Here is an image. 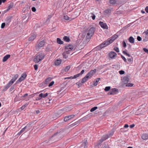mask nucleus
<instances>
[{
    "mask_svg": "<svg viewBox=\"0 0 148 148\" xmlns=\"http://www.w3.org/2000/svg\"><path fill=\"white\" fill-rule=\"evenodd\" d=\"M45 56L44 53L40 51L35 55L33 59V61L36 63H38L43 60Z\"/></svg>",
    "mask_w": 148,
    "mask_h": 148,
    "instance_id": "f257e3e1",
    "label": "nucleus"
},
{
    "mask_svg": "<svg viewBox=\"0 0 148 148\" xmlns=\"http://www.w3.org/2000/svg\"><path fill=\"white\" fill-rule=\"evenodd\" d=\"M31 124L29 123L27 124L25 126L24 128H22L21 130L17 134V135H20L22 133L24 132H27L29 130L31 127Z\"/></svg>",
    "mask_w": 148,
    "mask_h": 148,
    "instance_id": "f03ea898",
    "label": "nucleus"
},
{
    "mask_svg": "<svg viewBox=\"0 0 148 148\" xmlns=\"http://www.w3.org/2000/svg\"><path fill=\"white\" fill-rule=\"evenodd\" d=\"M110 43L109 42L108 39L104 41L102 43L97 47V48L99 49H100L104 47H105L109 45Z\"/></svg>",
    "mask_w": 148,
    "mask_h": 148,
    "instance_id": "7ed1b4c3",
    "label": "nucleus"
},
{
    "mask_svg": "<svg viewBox=\"0 0 148 148\" xmlns=\"http://www.w3.org/2000/svg\"><path fill=\"white\" fill-rule=\"evenodd\" d=\"M95 31V27H91L88 31V32L86 35V38L87 39H89L93 36Z\"/></svg>",
    "mask_w": 148,
    "mask_h": 148,
    "instance_id": "20e7f679",
    "label": "nucleus"
},
{
    "mask_svg": "<svg viewBox=\"0 0 148 148\" xmlns=\"http://www.w3.org/2000/svg\"><path fill=\"white\" fill-rule=\"evenodd\" d=\"M44 40H42L40 41L38 44L36 46V49L38 50L39 49L44 46L45 45Z\"/></svg>",
    "mask_w": 148,
    "mask_h": 148,
    "instance_id": "39448f33",
    "label": "nucleus"
},
{
    "mask_svg": "<svg viewBox=\"0 0 148 148\" xmlns=\"http://www.w3.org/2000/svg\"><path fill=\"white\" fill-rule=\"evenodd\" d=\"M96 70L95 69L91 70L87 73L86 75L88 76V77L89 78H91L96 73Z\"/></svg>",
    "mask_w": 148,
    "mask_h": 148,
    "instance_id": "423d86ee",
    "label": "nucleus"
},
{
    "mask_svg": "<svg viewBox=\"0 0 148 148\" xmlns=\"http://www.w3.org/2000/svg\"><path fill=\"white\" fill-rule=\"evenodd\" d=\"M118 37V36L116 34H114L111 37L108 38V40L109 41L110 44L112 43Z\"/></svg>",
    "mask_w": 148,
    "mask_h": 148,
    "instance_id": "0eeeda50",
    "label": "nucleus"
},
{
    "mask_svg": "<svg viewBox=\"0 0 148 148\" xmlns=\"http://www.w3.org/2000/svg\"><path fill=\"white\" fill-rule=\"evenodd\" d=\"M27 76V75L25 73H23L21 77L17 80L16 83H18V82H20L25 79Z\"/></svg>",
    "mask_w": 148,
    "mask_h": 148,
    "instance_id": "6e6552de",
    "label": "nucleus"
},
{
    "mask_svg": "<svg viewBox=\"0 0 148 148\" xmlns=\"http://www.w3.org/2000/svg\"><path fill=\"white\" fill-rule=\"evenodd\" d=\"M116 53L114 52L111 51L109 54V57L111 59L115 58L116 57Z\"/></svg>",
    "mask_w": 148,
    "mask_h": 148,
    "instance_id": "1a4fd4ad",
    "label": "nucleus"
},
{
    "mask_svg": "<svg viewBox=\"0 0 148 148\" xmlns=\"http://www.w3.org/2000/svg\"><path fill=\"white\" fill-rule=\"evenodd\" d=\"M108 138V136L107 135H104L98 142H99V145H100V144L102 143L103 141L105 140Z\"/></svg>",
    "mask_w": 148,
    "mask_h": 148,
    "instance_id": "9d476101",
    "label": "nucleus"
},
{
    "mask_svg": "<svg viewBox=\"0 0 148 148\" xmlns=\"http://www.w3.org/2000/svg\"><path fill=\"white\" fill-rule=\"evenodd\" d=\"M65 50L66 51H71L73 49V47L72 45H69L66 46L65 48Z\"/></svg>",
    "mask_w": 148,
    "mask_h": 148,
    "instance_id": "9b49d317",
    "label": "nucleus"
},
{
    "mask_svg": "<svg viewBox=\"0 0 148 148\" xmlns=\"http://www.w3.org/2000/svg\"><path fill=\"white\" fill-rule=\"evenodd\" d=\"M99 25L102 28L104 29H108V27L107 24L103 22L100 21L99 22Z\"/></svg>",
    "mask_w": 148,
    "mask_h": 148,
    "instance_id": "f8f14e48",
    "label": "nucleus"
},
{
    "mask_svg": "<svg viewBox=\"0 0 148 148\" xmlns=\"http://www.w3.org/2000/svg\"><path fill=\"white\" fill-rule=\"evenodd\" d=\"M74 116L75 115L74 114L66 116L64 118V120L65 122H66L73 118Z\"/></svg>",
    "mask_w": 148,
    "mask_h": 148,
    "instance_id": "ddd939ff",
    "label": "nucleus"
},
{
    "mask_svg": "<svg viewBox=\"0 0 148 148\" xmlns=\"http://www.w3.org/2000/svg\"><path fill=\"white\" fill-rule=\"evenodd\" d=\"M87 141L86 139H85L84 140L83 143L81 145L80 148H87Z\"/></svg>",
    "mask_w": 148,
    "mask_h": 148,
    "instance_id": "4468645a",
    "label": "nucleus"
},
{
    "mask_svg": "<svg viewBox=\"0 0 148 148\" xmlns=\"http://www.w3.org/2000/svg\"><path fill=\"white\" fill-rule=\"evenodd\" d=\"M12 82L10 81L4 86L3 89V91L6 90L12 84Z\"/></svg>",
    "mask_w": 148,
    "mask_h": 148,
    "instance_id": "2eb2a0df",
    "label": "nucleus"
},
{
    "mask_svg": "<svg viewBox=\"0 0 148 148\" xmlns=\"http://www.w3.org/2000/svg\"><path fill=\"white\" fill-rule=\"evenodd\" d=\"M71 107H68L65 108H63V109L60 110V111H62V112H67L71 110Z\"/></svg>",
    "mask_w": 148,
    "mask_h": 148,
    "instance_id": "dca6fc26",
    "label": "nucleus"
},
{
    "mask_svg": "<svg viewBox=\"0 0 148 148\" xmlns=\"http://www.w3.org/2000/svg\"><path fill=\"white\" fill-rule=\"evenodd\" d=\"M18 75L17 74L15 75L12 79L10 81V82H12V83L13 84V83L18 78Z\"/></svg>",
    "mask_w": 148,
    "mask_h": 148,
    "instance_id": "f3484780",
    "label": "nucleus"
},
{
    "mask_svg": "<svg viewBox=\"0 0 148 148\" xmlns=\"http://www.w3.org/2000/svg\"><path fill=\"white\" fill-rule=\"evenodd\" d=\"M123 82L124 84H126L128 83L129 82V78L127 77H124L122 79Z\"/></svg>",
    "mask_w": 148,
    "mask_h": 148,
    "instance_id": "a211bd4d",
    "label": "nucleus"
},
{
    "mask_svg": "<svg viewBox=\"0 0 148 148\" xmlns=\"http://www.w3.org/2000/svg\"><path fill=\"white\" fill-rule=\"evenodd\" d=\"M10 57V55L9 54L6 55L3 58L2 61L4 62L7 61V60Z\"/></svg>",
    "mask_w": 148,
    "mask_h": 148,
    "instance_id": "6ab92c4d",
    "label": "nucleus"
},
{
    "mask_svg": "<svg viewBox=\"0 0 148 148\" xmlns=\"http://www.w3.org/2000/svg\"><path fill=\"white\" fill-rule=\"evenodd\" d=\"M88 76H87L86 75L83 78L82 80V83H84L86 82L88 79Z\"/></svg>",
    "mask_w": 148,
    "mask_h": 148,
    "instance_id": "aec40b11",
    "label": "nucleus"
},
{
    "mask_svg": "<svg viewBox=\"0 0 148 148\" xmlns=\"http://www.w3.org/2000/svg\"><path fill=\"white\" fill-rule=\"evenodd\" d=\"M141 137L143 139L147 140L148 138V135L147 134H144L142 135Z\"/></svg>",
    "mask_w": 148,
    "mask_h": 148,
    "instance_id": "412c9836",
    "label": "nucleus"
},
{
    "mask_svg": "<svg viewBox=\"0 0 148 148\" xmlns=\"http://www.w3.org/2000/svg\"><path fill=\"white\" fill-rule=\"evenodd\" d=\"M130 42L132 43H133L134 42V39L132 36H130L128 39Z\"/></svg>",
    "mask_w": 148,
    "mask_h": 148,
    "instance_id": "4be33fe9",
    "label": "nucleus"
},
{
    "mask_svg": "<svg viewBox=\"0 0 148 148\" xmlns=\"http://www.w3.org/2000/svg\"><path fill=\"white\" fill-rule=\"evenodd\" d=\"M60 135L61 133L60 132H57L54 134V135L52 136V137H53V136H55L56 138H58L60 136Z\"/></svg>",
    "mask_w": 148,
    "mask_h": 148,
    "instance_id": "5701e85b",
    "label": "nucleus"
},
{
    "mask_svg": "<svg viewBox=\"0 0 148 148\" xmlns=\"http://www.w3.org/2000/svg\"><path fill=\"white\" fill-rule=\"evenodd\" d=\"M114 129H112L111 130V132L110 133H109L108 135H107L108 136V138L112 136L114 134Z\"/></svg>",
    "mask_w": 148,
    "mask_h": 148,
    "instance_id": "b1692460",
    "label": "nucleus"
},
{
    "mask_svg": "<svg viewBox=\"0 0 148 148\" xmlns=\"http://www.w3.org/2000/svg\"><path fill=\"white\" fill-rule=\"evenodd\" d=\"M36 37V36L35 35H33L31 36L29 38V41H32L34 40Z\"/></svg>",
    "mask_w": 148,
    "mask_h": 148,
    "instance_id": "393cba45",
    "label": "nucleus"
},
{
    "mask_svg": "<svg viewBox=\"0 0 148 148\" xmlns=\"http://www.w3.org/2000/svg\"><path fill=\"white\" fill-rule=\"evenodd\" d=\"M61 62V60H57L55 61V64L56 66H58L60 65Z\"/></svg>",
    "mask_w": 148,
    "mask_h": 148,
    "instance_id": "a878e982",
    "label": "nucleus"
},
{
    "mask_svg": "<svg viewBox=\"0 0 148 148\" xmlns=\"http://www.w3.org/2000/svg\"><path fill=\"white\" fill-rule=\"evenodd\" d=\"M105 13L108 15H110L111 13V10L110 9H107L104 11Z\"/></svg>",
    "mask_w": 148,
    "mask_h": 148,
    "instance_id": "bb28decb",
    "label": "nucleus"
},
{
    "mask_svg": "<svg viewBox=\"0 0 148 148\" xmlns=\"http://www.w3.org/2000/svg\"><path fill=\"white\" fill-rule=\"evenodd\" d=\"M52 78L51 77H49L47 78L45 82V84H47L49 82H50L52 79Z\"/></svg>",
    "mask_w": 148,
    "mask_h": 148,
    "instance_id": "cd10ccee",
    "label": "nucleus"
},
{
    "mask_svg": "<svg viewBox=\"0 0 148 148\" xmlns=\"http://www.w3.org/2000/svg\"><path fill=\"white\" fill-rule=\"evenodd\" d=\"M100 80V78H97L95 82H93V85L95 86H96L98 82Z\"/></svg>",
    "mask_w": 148,
    "mask_h": 148,
    "instance_id": "c85d7f7f",
    "label": "nucleus"
},
{
    "mask_svg": "<svg viewBox=\"0 0 148 148\" xmlns=\"http://www.w3.org/2000/svg\"><path fill=\"white\" fill-rule=\"evenodd\" d=\"M48 95V93H46L45 94H44L42 93H41L40 94V96L42 98H45Z\"/></svg>",
    "mask_w": 148,
    "mask_h": 148,
    "instance_id": "c756f323",
    "label": "nucleus"
},
{
    "mask_svg": "<svg viewBox=\"0 0 148 148\" xmlns=\"http://www.w3.org/2000/svg\"><path fill=\"white\" fill-rule=\"evenodd\" d=\"M109 2L110 4L114 5L116 3V1L115 0H109Z\"/></svg>",
    "mask_w": 148,
    "mask_h": 148,
    "instance_id": "7c9ffc66",
    "label": "nucleus"
},
{
    "mask_svg": "<svg viewBox=\"0 0 148 148\" xmlns=\"http://www.w3.org/2000/svg\"><path fill=\"white\" fill-rule=\"evenodd\" d=\"M57 42L59 44H62L63 43V41H62L61 39L59 38H57Z\"/></svg>",
    "mask_w": 148,
    "mask_h": 148,
    "instance_id": "2f4dec72",
    "label": "nucleus"
},
{
    "mask_svg": "<svg viewBox=\"0 0 148 148\" xmlns=\"http://www.w3.org/2000/svg\"><path fill=\"white\" fill-rule=\"evenodd\" d=\"M64 40L66 42H69L70 41V39L67 36H65L63 38Z\"/></svg>",
    "mask_w": 148,
    "mask_h": 148,
    "instance_id": "473e14b6",
    "label": "nucleus"
},
{
    "mask_svg": "<svg viewBox=\"0 0 148 148\" xmlns=\"http://www.w3.org/2000/svg\"><path fill=\"white\" fill-rule=\"evenodd\" d=\"M123 53L125 55H126V56H128V57H130V55L129 54L127 53V52H126V51H123Z\"/></svg>",
    "mask_w": 148,
    "mask_h": 148,
    "instance_id": "72a5a7b5",
    "label": "nucleus"
},
{
    "mask_svg": "<svg viewBox=\"0 0 148 148\" xmlns=\"http://www.w3.org/2000/svg\"><path fill=\"white\" fill-rule=\"evenodd\" d=\"M98 108L97 107L95 106L93 108H92L90 110V111L91 112H92L95 110H96Z\"/></svg>",
    "mask_w": 148,
    "mask_h": 148,
    "instance_id": "f704fd0d",
    "label": "nucleus"
},
{
    "mask_svg": "<svg viewBox=\"0 0 148 148\" xmlns=\"http://www.w3.org/2000/svg\"><path fill=\"white\" fill-rule=\"evenodd\" d=\"M64 18L66 20H68L69 19V18L67 15H64Z\"/></svg>",
    "mask_w": 148,
    "mask_h": 148,
    "instance_id": "c9c22d12",
    "label": "nucleus"
},
{
    "mask_svg": "<svg viewBox=\"0 0 148 148\" xmlns=\"http://www.w3.org/2000/svg\"><path fill=\"white\" fill-rule=\"evenodd\" d=\"M70 67L69 66H67L64 69V71L65 72H67L70 69Z\"/></svg>",
    "mask_w": 148,
    "mask_h": 148,
    "instance_id": "e433bc0d",
    "label": "nucleus"
},
{
    "mask_svg": "<svg viewBox=\"0 0 148 148\" xmlns=\"http://www.w3.org/2000/svg\"><path fill=\"white\" fill-rule=\"evenodd\" d=\"M80 75L79 73H78L75 75L73 77V79H75L79 77Z\"/></svg>",
    "mask_w": 148,
    "mask_h": 148,
    "instance_id": "4c0bfd02",
    "label": "nucleus"
},
{
    "mask_svg": "<svg viewBox=\"0 0 148 148\" xmlns=\"http://www.w3.org/2000/svg\"><path fill=\"white\" fill-rule=\"evenodd\" d=\"M110 89V86H107L104 89V90L106 91H108Z\"/></svg>",
    "mask_w": 148,
    "mask_h": 148,
    "instance_id": "58836bf2",
    "label": "nucleus"
},
{
    "mask_svg": "<svg viewBox=\"0 0 148 148\" xmlns=\"http://www.w3.org/2000/svg\"><path fill=\"white\" fill-rule=\"evenodd\" d=\"M114 50L117 52H119V48L117 47H115L114 48Z\"/></svg>",
    "mask_w": 148,
    "mask_h": 148,
    "instance_id": "ea45409f",
    "label": "nucleus"
},
{
    "mask_svg": "<svg viewBox=\"0 0 148 148\" xmlns=\"http://www.w3.org/2000/svg\"><path fill=\"white\" fill-rule=\"evenodd\" d=\"M13 5H10L8 6L7 9V11H8L10 9L12 8Z\"/></svg>",
    "mask_w": 148,
    "mask_h": 148,
    "instance_id": "a19ab883",
    "label": "nucleus"
},
{
    "mask_svg": "<svg viewBox=\"0 0 148 148\" xmlns=\"http://www.w3.org/2000/svg\"><path fill=\"white\" fill-rule=\"evenodd\" d=\"M54 83V82L53 81H52L49 85L48 86L49 87H51L52 86Z\"/></svg>",
    "mask_w": 148,
    "mask_h": 148,
    "instance_id": "79ce46f5",
    "label": "nucleus"
},
{
    "mask_svg": "<svg viewBox=\"0 0 148 148\" xmlns=\"http://www.w3.org/2000/svg\"><path fill=\"white\" fill-rule=\"evenodd\" d=\"M111 91L113 93V92H115L117 91H118V89L115 88H113L111 90Z\"/></svg>",
    "mask_w": 148,
    "mask_h": 148,
    "instance_id": "37998d69",
    "label": "nucleus"
},
{
    "mask_svg": "<svg viewBox=\"0 0 148 148\" xmlns=\"http://www.w3.org/2000/svg\"><path fill=\"white\" fill-rule=\"evenodd\" d=\"M92 15L91 16V17H92V18L93 20L95 19V16L94 14L93 13H91V14Z\"/></svg>",
    "mask_w": 148,
    "mask_h": 148,
    "instance_id": "c03bdc74",
    "label": "nucleus"
},
{
    "mask_svg": "<svg viewBox=\"0 0 148 148\" xmlns=\"http://www.w3.org/2000/svg\"><path fill=\"white\" fill-rule=\"evenodd\" d=\"M122 45L124 48H125L126 47V44L124 41L122 43Z\"/></svg>",
    "mask_w": 148,
    "mask_h": 148,
    "instance_id": "a18cd8bd",
    "label": "nucleus"
},
{
    "mask_svg": "<svg viewBox=\"0 0 148 148\" xmlns=\"http://www.w3.org/2000/svg\"><path fill=\"white\" fill-rule=\"evenodd\" d=\"M42 99L41 97L40 96V94L39 95V96L37 97L36 99V100H39Z\"/></svg>",
    "mask_w": 148,
    "mask_h": 148,
    "instance_id": "49530a36",
    "label": "nucleus"
},
{
    "mask_svg": "<svg viewBox=\"0 0 148 148\" xmlns=\"http://www.w3.org/2000/svg\"><path fill=\"white\" fill-rule=\"evenodd\" d=\"M121 57L122 59L125 62H127V60L123 56L121 55Z\"/></svg>",
    "mask_w": 148,
    "mask_h": 148,
    "instance_id": "de8ad7c7",
    "label": "nucleus"
},
{
    "mask_svg": "<svg viewBox=\"0 0 148 148\" xmlns=\"http://www.w3.org/2000/svg\"><path fill=\"white\" fill-rule=\"evenodd\" d=\"M79 123H80V121H78L76 122L73 123L71 125H76L77 124H79Z\"/></svg>",
    "mask_w": 148,
    "mask_h": 148,
    "instance_id": "09e8293b",
    "label": "nucleus"
},
{
    "mask_svg": "<svg viewBox=\"0 0 148 148\" xmlns=\"http://www.w3.org/2000/svg\"><path fill=\"white\" fill-rule=\"evenodd\" d=\"M133 85V84H132L131 83H129L126 85V86H130V87H132V86Z\"/></svg>",
    "mask_w": 148,
    "mask_h": 148,
    "instance_id": "8fccbe9b",
    "label": "nucleus"
},
{
    "mask_svg": "<svg viewBox=\"0 0 148 148\" xmlns=\"http://www.w3.org/2000/svg\"><path fill=\"white\" fill-rule=\"evenodd\" d=\"M5 23H3L1 25V28L2 29L5 26Z\"/></svg>",
    "mask_w": 148,
    "mask_h": 148,
    "instance_id": "3c124183",
    "label": "nucleus"
},
{
    "mask_svg": "<svg viewBox=\"0 0 148 148\" xmlns=\"http://www.w3.org/2000/svg\"><path fill=\"white\" fill-rule=\"evenodd\" d=\"M143 50L145 52L148 53V49H147L144 48H143Z\"/></svg>",
    "mask_w": 148,
    "mask_h": 148,
    "instance_id": "603ef678",
    "label": "nucleus"
},
{
    "mask_svg": "<svg viewBox=\"0 0 148 148\" xmlns=\"http://www.w3.org/2000/svg\"><path fill=\"white\" fill-rule=\"evenodd\" d=\"M34 68L35 70H37L38 68V65L37 64H35L34 65Z\"/></svg>",
    "mask_w": 148,
    "mask_h": 148,
    "instance_id": "864d4df0",
    "label": "nucleus"
},
{
    "mask_svg": "<svg viewBox=\"0 0 148 148\" xmlns=\"http://www.w3.org/2000/svg\"><path fill=\"white\" fill-rule=\"evenodd\" d=\"M119 73L120 74H123L125 73V72L121 70L119 71Z\"/></svg>",
    "mask_w": 148,
    "mask_h": 148,
    "instance_id": "5fc2aeb1",
    "label": "nucleus"
},
{
    "mask_svg": "<svg viewBox=\"0 0 148 148\" xmlns=\"http://www.w3.org/2000/svg\"><path fill=\"white\" fill-rule=\"evenodd\" d=\"M137 39L138 41H140L141 40V38L139 36H138L137 37Z\"/></svg>",
    "mask_w": 148,
    "mask_h": 148,
    "instance_id": "6e6d98bb",
    "label": "nucleus"
},
{
    "mask_svg": "<svg viewBox=\"0 0 148 148\" xmlns=\"http://www.w3.org/2000/svg\"><path fill=\"white\" fill-rule=\"evenodd\" d=\"M6 20L9 23L11 21V19L9 17L7 18Z\"/></svg>",
    "mask_w": 148,
    "mask_h": 148,
    "instance_id": "4d7b16f0",
    "label": "nucleus"
},
{
    "mask_svg": "<svg viewBox=\"0 0 148 148\" xmlns=\"http://www.w3.org/2000/svg\"><path fill=\"white\" fill-rule=\"evenodd\" d=\"M32 11L34 12H35L36 10V8L34 7H32Z\"/></svg>",
    "mask_w": 148,
    "mask_h": 148,
    "instance_id": "13d9d810",
    "label": "nucleus"
},
{
    "mask_svg": "<svg viewBox=\"0 0 148 148\" xmlns=\"http://www.w3.org/2000/svg\"><path fill=\"white\" fill-rule=\"evenodd\" d=\"M65 79H73V77L72 76L67 77L65 78Z\"/></svg>",
    "mask_w": 148,
    "mask_h": 148,
    "instance_id": "bf43d9fd",
    "label": "nucleus"
},
{
    "mask_svg": "<svg viewBox=\"0 0 148 148\" xmlns=\"http://www.w3.org/2000/svg\"><path fill=\"white\" fill-rule=\"evenodd\" d=\"M84 70H82V71L80 73H79V74H80V75H82V74H83L84 73Z\"/></svg>",
    "mask_w": 148,
    "mask_h": 148,
    "instance_id": "052dcab7",
    "label": "nucleus"
},
{
    "mask_svg": "<svg viewBox=\"0 0 148 148\" xmlns=\"http://www.w3.org/2000/svg\"><path fill=\"white\" fill-rule=\"evenodd\" d=\"M145 10L146 12L148 13V6L146 7L145 8Z\"/></svg>",
    "mask_w": 148,
    "mask_h": 148,
    "instance_id": "680f3d73",
    "label": "nucleus"
},
{
    "mask_svg": "<svg viewBox=\"0 0 148 148\" xmlns=\"http://www.w3.org/2000/svg\"><path fill=\"white\" fill-rule=\"evenodd\" d=\"M113 94V93L112 92V91H111V90L108 93V94L109 95H111Z\"/></svg>",
    "mask_w": 148,
    "mask_h": 148,
    "instance_id": "e2e57ef3",
    "label": "nucleus"
},
{
    "mask_svg": "<svg viewBox=\"0 0 148 148\" xmlns=\"http://www.w3.org/2000/svg\"><path fill=\"white\" fill-rule=\"evenodd\" d=\"M127 60L129 62H131L132 61V58H128L127 59Z\"/></svg>",
    "mask_w": 148,
    "mask_h": 148,
    "instance_id": "0e129e2a",
    "label": "nucleus"
},
{
    "mask_svg": "<svg viewBox=\"0 0 148 148\" xmlns=\"http://www.w3.org/2000/svg\"><path fill=\"white\" fill-rule=\"evenodd\" d=\"M14 89V87L12 86L10 89V91H12Z\"/></svg>",
    "mask_w": 148,
    "mask_h": 148,
    "instance_id": "69168bd1",
    "label": "nucleus"
},
{
    "mask_svg": "<svg viewBox=\"0 0 148 148\" xmlns=\"http://www.w3.org/2000/svg\"><path fill=\"white\" fill-rule=\"evenodd\" d=\"M134 126H135V125L134 124H132L130 125V127L131 128H132L133 127H134Z\"/></svg>",
    "mask_w": 148,
    "mask_h": 148,
    "instance_id": "338daca9",
    "label": "nucleus"
},
{
    "mask_svg": "<svg viewBox=\"0 0 148 148\" xmlns=\"http://www.w3.org/2000/svg\"><path fill=\"white\" fill-rule=\"evenodd\" d=\"M103 148H109V147L108 146L105 145L103 146Z\"/></svg>",
    "mask_w": 148,
    "mask_h": 148,
    "instance_id": "774afa93",
    "label": "nucleus"
}]
</instances>
